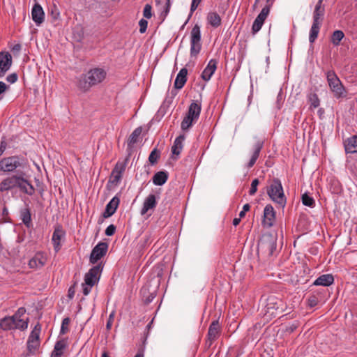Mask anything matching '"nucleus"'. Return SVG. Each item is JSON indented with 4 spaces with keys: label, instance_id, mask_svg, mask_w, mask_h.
Wrapping results in <instances>:
<instances>
[{
    "label": "nucleus",
    "instance_id": "f257e3e1",
    "mask_svg": "<svg viewBox=\"0 0 357 357\" xmlns=\"http://www.w3.org/2000/svg\"><path fill=\"white\" fill-rule=\"evenodd\" d=\"M107 77V71L102 68L91 69L80 77L77 86L84 91H89L92 86L102 83Z\"/></svg>",
    "mask_w": 357,
    "mask_h": 357
},
{
    "label": "nucleus",
    "instance_id": "f03ea898",
    "mask_svg": "<svg viewBox=\"0 0 357 357\" xmlns=\"http://www.w3.org/2000/svg\"><path fill=\"white\" fill-rule=\"evenodd\" d=\"M324 8L322 7V0H319L313 12V22L310 31L309 41L313 43L317 38L324 15Z\"/></svg>",
    "mask_w": 357,
    "mask_h": 357
},
{
    "label": "nucleus",
    "instance_id": "7ed1b4c3",
    "mask_svg": "<svg viewBox=\"0 0 357 357\" xmlns=\"http://www.w3.org/2000/svg\"><path fill=\"white\" fill-rule=\"evenodd\" d=\"M270 198L281 206L286 204V198L283 192V188L280 181L275 178L267 190Z\"/></svg>",
    "mask_w": 357,
    "mask_h": 357
},
{
    "label": "nucleus",
    "instance_id": "20e7f679",
    "mask_svg": "<svg viewBox=\"0 0 357 357\" xmlns=\"http://www.w3.org/2000/svg\"><path fill=\"white\" fill-rule=\"evenodd\" d=\"M23 166L24 159L17 155L3 158L0 160L1 172L6 173L13 172L17 169L23 167Z\"/></svg>",
    "mask_w": 357,
    "mask_h": 357
},
{
    "label": "nucleus",
    "instance_id": "39448f33",
    "mask_svg": "<svg viewBox=\"0 0 357 357\" xmlns=\"http://www.w3.org/2000/svg\"><path fill=\"white\" fill-rule=\"evenodd\" d=\"M285 303L282 300L275 296H270L266 299V314H269L271 317H276L284 311Z\"/></svg>",
    "mask_w": 357,
    "mask_h": 357
},
{
    "label": "nucleus",
    "instance_id": "423d86ee",
    "mask_svg": "<svg viewBox=\"0 0 357 357\" xmlns=\"http://www.w3.org/2000/svg\"><path fill=\"white\" fill-rule=\"evenodd\" d=\"M326 77L328 85L334 96L337 98L343 96L345 91L344 88L334 71H328Z\"/></svg>",
    "mask_w": 357,
    "mask_h": 357
},
{
    "label": "nucleus",
    "instance_id": "0eeeda50",
    "mask_svg": "<svg viewBox=\"0 0 357 357\" xmlns=\"http://www.w3.org/2000/svg\"><path fill=\"white\" fill-rule=\"evenodd\" d=\"M202 49L200 27L195 25L190 33V56L197 57Z\"/></svg>",
    "mask_w": 357,
    "mask_h": 357
},
{
    "label": "nucleus",
    "instance_id": "6e6552de",
    "mask_svg": "<svg viewBox=\"0 0 357 357\" xmlns=\"http://www.w3.org/2000/svg\"><path fill=\"white\" fill-rule=\"evenodd\" d=\"M40 331L41 325L38 322L31 331L26 343L27 349L31 354H34L40 347Z\"/></svg>",
    "mask_w": 357,
    "mask_h": 357
},
{
    "label": "nucleus",
    "instance_id": "1a4fd4ad",
    "mask_svg": "<svg viewBox=\"0 0 357 357\" xmlns=\"http://www.w3.org/2000/svg\"><path fill=\"white\" fill-rule=\"evenodd\" d=\"M128 158L124 161H118L112 171L109 182L113 185H117L121 180L123 173L125 172Z\"/></svg>",
    "mask_w": 357,
    "mask_h": 357
},
{
    "label": "nucleus",
    "instance_id": "9d476101",
    "mask_svg": "<svg viewBox=\"0 0 357 357\" xmlns=\"http://www.w3.org/2000/svg\"><path fill=\"white\" fill-rule=\"evenodd\" d=\"M258 250L267 252L268 255H272L276 250V240L271 235H267L261 238L258 242Z\"/></svg>",
    "mask_w": 357,
    "mask_h": 357
},
{
    "label": "nucleus",
    "instance_id": "9b49d317",
    "mask_svg": "<svg viewBox=\"0 0 357 357\" xmlns=\"http://www.w3.org/2000/svg\"><path fill=\"white\" fill-rule=\"evenodd\" d=\"M108 250V245L107 243L100 242L92 250L90 255V262L96 264L102 257H104Z\"/></svg>",
    "mask_w": 357,
    "mask_h": 357
},
{
    "label": "nucleus",
    "instance_id": "f8f14e48",
    "mask_svg": "<svg viewBox=\"0 0 357 357\" xmlns=\"http://www.w3.org/2000/svg\"><path fill=\"white\" fill-rule=\"evenodd\" d=\"M102 267L101 264H98L92 267L85 275L84 282L86 284L93 286L100 279Z\"/></svg>",
    "mask_w": 357,
    "mask_h": 357
},
{
    "label": "nucleus",
    "instance_id": "ddd939ff",
    "mask_svg": "<svg viewBox=\"0 0 357 357\" xmlns=\"http://www.w3.org/2000/svg\"><path fill=\"white\" fill-rule=\"evenodd\" d=\"M13 63L12 56L8 52H0V77L10 70Z\"/></svg>",
    "mask_w": 357,
    "mask_h": 357
},
{
    "label": "nucleus",
    "instance_id": "4468645a",
    "mask_svg": "<svg viewBox=\"0 0 357 357\" xmlns=\"http://www.w3.org/2000/svg\"><path fill=\"white\" fill-rule=\"evenodd\" d=\"M264 146V141L261 139H257L253 145L252 150V155L251 158L246 165V167L250 169L254 166L256 161L259 157V154L261 153V149Z\"/></svg>",
    "mask_w": 357,
    "mask_h": 357
},
{
    "label": "nucleus",
    "instance_id": "2eb2a0df",
    "mask_svg": "<svg viewBox=\"0 0 357 357\" xmlns=\"http://www.w3.org/2000/svg\"><path fill=\"white\" fill-rule=\"evenodd\" d=\"M65 231L61 225H57L54 228V231L52 237V242L53 243L54 249L56 252H59L61 249V241L65 236Z\"/></svg>",
    "mask_w": 357,
    "mask_h": 357
},
{
    "label": "nucleus",
    "instance_id": "dca6fc26",
    "mask_svg": "<svg viewBox=\"0 0 357 357\" xmlns=\"http://www.w3.org/2000/svg\"><path fill=\"white\" fill-rule=\"evenodd\" d=\"M20 191L28 195H33L35 193V188L33 185L29 182L28 180L18 175L17 186Z\"/></svg>",
    "mask_w": 357,
    "mask_h": 357
},
{
    "label": "nucleus",
    "instance_id": "f3484780",
    "mask_svg": "<svg viewBox=\"0 0 357 357\" xmlns=\"http://www.w3.org/2000/svg\"><path fill=\"white\" fill-rule=\"evenodd\" d=\"M275 219V212L271 204H268L264 209L263 225L264 227H271L273 225Z\"/></svg>",
    "mask_w": 357,
    "mask_h": 357
},
{
    "label": "nucleus",
    "instance_id": "a211bd4d",
    "mask_svg": "<svg viewBox=\"0 0 357 357\" xmlns=\"http://www.w3.org/2000/svg\"><path fill=\"white\" fill-rule=\"evenodd\" d=\"M31 17L37 26H40L44 22L45 13L42 6L38 3H36L32 7Z\"/></svg>",
    "mask_w": 357,
    "mask_h": 357
},
{
    "label": "nucleus",
    "instance_id": "6ab92c4d",
    "mask_svg": "<svg viewBox=\"0 0 357 357\" xmlns=\"http://www.w3.org/2000/svg\"><path fill=\"white\" fill-rule=\"evenodd\" d=\"M157 205L156 197L154 194L149 195L144 199L140 211L142 215H146L149 211L153 210Z\"/></svg>",
    "mask_w": 357,
    "mask_h": 357
},
{
    "label": "nucleus",
    "instance_id": "aec40b11",
    "mask_svg": "<svg viewBox=\"0 0 357 357\" xmlns=\"http://www.w3.org/2000/svg\"><path fill=\"white\" fill-rule=\"evenodd\" d=\"M18 175H12L3 178L0 183V192L9 191L17 186Z\"/></svg>",
    "mask_w": 357,
    "mask_h": 357
},
{
    "label": "nucleus",
    "instance_id": "412c9836",
    "mask_svg": "<svg viewBox=\"0 0 357 357\" xmlns=\"http://www.w3.org/2000/svg\"><path fill=\"white\" fill-rule=\"evenodd\" d=\"M218 61L216 59H211L206 68L204 69L202 73V78L208 82L211 79V77L217 69Z\"/></svg>",
    "mask_w": 357,
    "mask_h": 357
},
{
    "label": "nucleus",
    "instance_id": "4be33fe9",
    "mask_svg": "<svg viewBox=\"0 0 357 357\" xmlns=\"http://www.w3.org/2000/svg\"><path fill=\"white\" fill-rule=\"evenodd\" d=\"M119 202V198L117 196H114L106 205L105 211L103 212V217L107 218L112 216L116 212Z\"/></svg>",
    "mask_w": 357,
    "mask_h": 357
},
{
    "label": "nucleus",
    "instance_id": "5701e85b",
    "mask_svg": "<svg viewBox=\"0 0 357 357\" xmlns=\"http://www.w3.org/2000/svg\"><path fill=\"white\" fill-rule=\"evenodd\" d=\"M220 334V326L218 320L213 321L209 326L208 338L211 342L218 338Z\"/></svg>",
    "mask_w": 357,
    "mask_h": 357
},
{
    "label": "nucleus",
    "instance_id": "b1692460",
    "mask_svg": "<svg viewBox=\"0 0 357 357\" xmlns=\"http://www.w3.org/2000/svg\"><path fill=\"white\" fill-rule=\"evenodd\" d=\"M202 110V104L198 100L193 101L189 106L187 114L198 120Z\"/></svg>",
    "mask_w": 357,
    "mask_h": 357
},
{
    "label": "nucleus",
    "instance_id": "393cba45",
    "mask_svg": "<svg viewBox=\"0 0 357 357\" xmlns=\"http://www.w3.org/2000/svg\"><path fill=\"white\" fill-rule=\"evenodd\" d=\"M334 282V278L331 274H324L318 277L313 282L315 286L328 287Z\"/></svg>",
    "mask_w": 357,
    "mask_h": 357
},
{
    "label": "nucleus",
    "instance_id": "a878e982",
    "mask_svg": "<svg viewBox=\"0 0 357 357\" xmlns=\"http://www.w3.org/2000/svg\"><path fill=\"white\" fill-rule=\"evenodd\" d=\"M187 75L188 70L185 68L180 70L174 81V87L176 89H181L183 87L187 81Z\"/></svg>",
    "mask_w": 357,
    "mask_h": 357
},
{
    "label": "nucleus",
    "instance_id": "bb28decb",
    "mask_svg": "<svg viewBox=\"0 0 357 357\" xmlns=\"http://www.w3.org/2000/svg\"><path fill=\"white\" fill-rule=\"evenodd\" d=\"M67 344L65 340H61L56 342L54 350L51 354V357H61Z\"/></svg>",
    "mask_w": 357,
    "mask_h": 357
},
{
    "label": "nucleus",
    "instance_id": "cd10ccee",
    "mask_svg": "<svg viewBox=\"0 0 357 357\" xmlns=\"http://www.w3.org/2000/svg\"><path fill=\"white\" fill-rule=\"evenodd\" d=\"M184 140L185 136L183 135H181L175 139L174 144L172 146V152L173 155H178L181 153L183 147Z\"/></svg>",
    "mask_w": 357,
    "mask_h": 357
},
{
    "label": "nucleus",
    "instance_id": "c85d7f7f",
    "mask_svg": "<svg viewBox=\"0 0 357 357\" xmlns=\"http://www.w3.org/2000/svg\"><path fill=\"white\" fill-rule=\"evenodd\" d=\"M15 318L13 316L6 317L0 321V328L3 331L15 329Z\"/></svg>",
    "mask_w": 357,
    "mask_h": 357
},
{
    "label": "nucleus",
    "instance_id": "c756f323",
    "mask_svg": "<svg viewBox=\"0 0 357 357\" xmlns=\"http://www.w3.org/2000/svg\"><path fill=\"white\" fill-rule=\"evenodd\" d=\"M345 151L349 153H357V136L354 135L345 142Z\"/></svg>",
    "mask_w": 357,
    "mask_h": 357
},
{
    "label": "nucleus",
    "instance_id": "7c9ffc66",
    "mask_svg": "<svg viewBox=\"0 0 357 357\" xmlns=\"http://www.w3.org/2000/svg\"><path fill=\"white\" fill-rule=\"evenodd\" d=\"M168 179V174L167 172L160 171L154 174L153 176V183L155 185H164Z\"/></svg>",
    "mask_w": 357,
    "mask_h": 357
},
{
    "label": "nucleus",
    "instance_id": "2f4dec72",
    "mask_svg": "<svg viewBox=\"0 0 357 357\" xmlns=\"http://www.w3.org/2000/svg\"><path fill=\"white\" fill-rule=\"evenodd\" d=\"M20 218L22 222L27 228L31 226V215L30 209L26 207L20 211Z\"/></svg>",
    "mask_w": 357,
    "mask_h": 357
},
{
    "label": "nucleus",
    "instance_id": "473e14b6",
    "mask_svg": "<svg viewBox=\"0 0 357 357\" xmlns=\"http://www.w3.org/2000/svg\"><path fill=\"white\" fill-rule=\"evenodd\" d=\"M142 132V127H138L133 130V132L130 135L128 141V146L129 147H132L133 145L138 142L139 137L141 135Z\"/></svg>",
    "mask_w": 357,
    "mask_h": 357
},
{
    "label": "nucleus",
    "instance_id": "72a5a7b5",
    "mask_svg": "<svg viewBox=\"0 0 357 357\" xmlns=\"http://www.w3.org/2000/svg\"><path fill=\"white\" fill-rule=\"evenodd\" d=\"M208 23L213 27H218L221 24V18L217 13H210L207 17Z\"/></svg>",
    "mask_w": 357,
    "mask_h": 357
},
{
    "label": "nucleus",
    "instance_id": "f704fd0d",
    "mask_svg": "<svg viewBox=\"0 0 357 357\" xmlns=\"http://www.w3.org/2000/svg\"><path fill=\"white\" fill-rule=\"evenodd\" d=\"M45 264L43 260L38 257L35 256L29 261V267L32 269H37L43 267Z\"/></svg>",
    "mask_w": 357,
    "mask_h": 357
},
{
    "label": "nucleus",
    "instance_id": "c9c22d12",
    "mask_svg": "<svg viewBox=\"0 0 357 357\" xmlns=\"http://www.w3.org/2000/svg\"><path fill=\"white\" fill-rule=\"evenodd\" d=\"M197 121V120L194 119V118L190 117L189 115L186 114V116L181 121V128L183 130H187L192 126L193 123H196Z\"/></svg>",
    "mask_w": 357,
    "mask_h": 357
},
{
    "label": "nucleus",
    "instance_id": "e433bc0d",
    "mask_svg": "<svg viewBox=\"0 0 357 357\" xmlns=\"http://www.w3.org/2000/svg\"><path fill=\"white\" fill-rule=\"evenodd\" d=\"M344 37V34L342 31L340 30H336L335 31L331 36V43L335 46H338L340 43V41L342 40V38Z\"/></svg>",
    "mask_w": 357,
    "mask_h": 357
},
{
    "label": "nucleus",
    "instance_id": "4c0bfd02",
    "mask_svg": "<svg viewBox=\"0 0 357 357\" xmlns=\"http://www.w3.org/2000/svg\"><path fill=\"white\" fill-rule=\"evenodd\" d=\"M15 329H19L20 331H25L28 328L29 318L26 320L21 318L15 319Z\"/></svg>",
    "mask_w": 357,
    "mask_h": 357
},
{
    "label": "nucleus",
    "instance_id": "58836bf2",
    "mask_svg": "<svg viewBox=\"0 0 357 357\" xmlns=\"http://www.w3.org/2000/svg\"><path fill=\"white\" fill-rule=\"evenodd\" d=\"M308 101L310 102V108L311 109H316L319 106L320 101L316 93H311L308 96Z\"/></svg>",
    "mask_w": 357,
    "mask_h": 357
},
{
    "label": "nucleus",
    "instance_id": "ea45409f",
    "mask_svg": "<svg viewBox=\"0 0 357 357\" xmlns=\"http://www.w3.org/2000/svg\"><path fill=\"white\" fill-rule=\"evenodd\" d=\"M270 12V6H264L262 10H261L260 13L257 15L256 19H257L259 21H261L262 22H264L265 20L268 17Z\"/></svg>",
    "mask_w": 357,
    "mask_h": 357
},
{
    "label": "nucleus",
    "instance_id": "a19ab883",
    "mask_svg": "<svg viewBox=\"0 0 357 357\" xmlns=\"http://www.w3.org/2000/svg\"><path fill=\"white\" fill-rule=\"evenodd\" d=\"M302 202H303V205L310 206V207H313L315 204V202H314V199L312 197H310L309 195H307V194L303 195Z\"/></svg>",
    "mask_w": 357,
    "mask_h": 357
},
{
    "label": "nucleus",
    "instance_id": "79ce46f5",
    "mask_svg": "<svg viewBox=\"0 0 357 357\" xmlns=\"http://www.w3.org/2000/svg\"><path fill=\"white\" fill-rule=\"evenodd\" d=\"M70 319L69 317H66L63 319L60 330V333L63 335L66 334L68 331V325L70 324Z\"/></svg>",
    "mask_w": 357,
    "mask_h": 357
},
{
    "label": "nucleus",
    "instance_id": "37998d69",
    "mask_svg": "<svg viewBox=\"0 0 357 357\" xmlns=\"http://www.w3.org/2000/svg\"><path fill=\"white\" fill-rule=\"evenodd\" d=\"M159 157H160V153L158 152L156 149H154L151 152V153L149 156V161L150 162L151 164L154 165L157 162Z\"/></svg>",
    "mask_w": 357,
    "mask_h": 357
},
{
    "label": "nucleus",
    "instance_id": "c03bdc74",
    "mask_svg": "<svg viewBox=\"0 0 357 357\" xmlns=\"http://www.w3.org/2000/svg\"><path fill=\"white\" fill-rule=\"evenodd\" d=\"M264 22L259 21L257 19H255L252 26V31L255 34L257 33L262 27Z\"/></svg>",
    "mask_w": 357,
    "mask_h": 357
},
{
    "label": "nucleus",
    "instance_id": "a18cd8bd",
    "mask_svg": "<svg viewBox=\"0 0 357 357\" xmlns=\"http://www.w3.org/2000/svg\"><path fill=\"white\" fill-rule=\"evenodd\" d=\"M259 183V181L258 178H255L252 181L251 187L249 190L250 195H254L256 193V192L257 191V186H258Z\"/></svg>",
    "mask_w": 357,
    "mask_h": 357
},
{
    "label": "nucleus",
    "instance_id": "49530a36",
    "mask_svg": "<svg viewBox=\"0 0 357 357\" xmlns=\"http://www.w3.org/2000/svg\"><path fill=\"white\" fill-rule=\"evenodd\" d=\"M152 7L150 4H146L144 10H143V15L146 19H150L152 17V13H151Z\"/></svg>",
    "mask_w": 357,
    "mask_h": 357
},
{
    "label": "nucleus",
    "instance_id": "de8ad7c7",
    "mask_svg": "<svg viewBox=\"0 0 357 357\" xmlns=\"http://www.w3.org/2000/svg\"><path fill=\"white\" fill-rule=\"evenodd\" d=\"M148 22L145 19H141L139 22V32L141 33H144L146 31Z\"/></svg>",
    "mask_w": 357,
    "mask_h": 357
},
{
    "label": "nucleus",
    "instance_id": "09e8293b",
    "mask_svg": "<svg viewBox=\"0 0 357 357\" xmlns=\"http://www.w3.org/2000/svg\"><path fill=\"white\" fill-rule=\"evenodd\" d=\"M116 231V227L114 225H109L105 229V235L110 236H112Z\"/></svg>",
    "mask_w": 357,
    "mask_h": 357
},
{
    "label": "nucleus",
    "instance_id": "8fccbe9b",
    "mask_svg": "<svg viewBox=\"0 0 357 357\" xmlns=\"http://www.w3.org/2000/svg\"><path fill=\"white\" fill-rule=\"evenodd\" d=\"M202 0H192L190 6V15L196 10Z\"/></svg>",
    "mask_w": 357,
    "mask_h": 357
},
{
    "label": "nucleus",
    "instance_id": "3c124183",
    "mask_svg": "<svg viewBox=\"0 0 357 357\" xmlns=\"http://www.w3.org/2000/svg\"><path fill=\"white\" fill-rule=\"evenodd\" d=\"M26 312L24 307H20L17 312L13 315L15 319L21 318Z\"/></svg>",
    "mask_w": 357,
    "mask_h": 357
},
{
    "label": "nucleus",
    "instance_id": "603ef678",
    "mask_svg": "<svg viewBox=\"0 0 357 357\" xmlns=\"http://www.w3.org/2000/svg\"><path fill=\"white\" fill-rule=\"evenodd\" d=\"M93 286L89 284H86V282L82 284L83 294L85 296H87L91 291V288Z\"/></svg>",
    "mask_w": 357,
    "mask_h": 357
},
{
    "label": "nucleus",
    "instance_id": "864d4df0",
    "mask_svg": "<svg viewBox=\"0 0 357 357\" xmlns=\"http://www.w3.org/2000/svg\"><path fill=\"white\" fill-rule=\"evenodd\" d=\"M318 300L316 296H312L308 298V304L311 307L316 306Z\"/></svg>",
    "mask_w": 357,
    "mask_h": 357
},
{
    "label": "nucleus",
    "instance_id": "5fc2aeb1",
    "mask_svg": "<svg viewBox=\"0 0 357 357\" xmlns=\"http://www.w3.org/2000/svg\"><path fill=\"white\" fill-rule=\"evenodd\" d=\"M114 312H112L109 314V319H108L107 322L106 328H107V330H109L111 328L112 323H113V321H114Z\"/></svg>",
    "mask_w": 357,
    "mask_h": 357
},
{
    "label": "nucleus",
    "instance_id": "6e6d98bb",
    "mask_svg": "<svg viewBox=\"0 0 357 357\" xmlns=\"http://www.w3.org/2000/svg\"><path fill=\"white\" fill-rule=\"evenodd\" d=\"M6 80L9 83L13 84L17 80V76L15 73H12L10 75H9L8 76H7Z\"/></svg>",
    "mask_w": 357,
    "mask_h": 357
},
{
    "label": "nucleus",
    "instance_id": "4d7b16f0",
    "mask_svg": "<svg viewBox=\"0 0 357 357\" xmlns=\"http://www.w3.org/2000/svg\"><path fill=\"white\" fill-rule=\"evenodd\" d=\"M250 209V205L248 204H245L243 206V210L239 213L240 218H243L245 215V213L248 211Z\"/></svg>",
    "mask_w": 357,
    "mask_h": 357
},
{
    "label": "nucleus",
    "instance_id": "13d9d810",
    "mask_svg": "<svg viewBox=\"0 0 357 357\" xmlns=\"http://www.w3.org/2000/svg\"><path fill=\"white\" fill-rule=\"evenodd\" d=\"M8 86L6 84L3 82L0 81V96L5 93L6 90L8 89Z\"/></svg>",
    "mask_w": 357,
    "mask_h": 357
},
{
    "label": "nucleus",
    "instance_id": "bf43d9fd",
    "mask_svg": "<svg viewBox=\"0 0 357 357\" xmlns=\"http://www.w3.org/2000/svg\"><path fill=\"white\" fill-rule=\"evenodd\" d=\"M75 294V287H70L68 289V298L72 299L74 297Z\"/></svg>",
    "mask_w": 357,
    "mask_h": 357
},
{
    "label": "nucleus",
    "instance_id": "052dcab7",
    "mask_svg": "<svg viewBox=\"0 0 357 357\" xmlns=\"http://www.w3.org/2000/svg\"><path fill=\"white\" fill-rule=\"evenodd\" d=\"M6 149V143L5 141H1L0 144V156L4 153Z\"/></svg>",
    "mask_w": 357,
    "mask_h": 357
},
{
    "label": "nucleus",
    "instance_id": "680f3d73",
    "mask_svg": "<svg viewBox=\"0 0 357 357\" xmlns=\"http://www.w3.org/2000/svg\"><path fill=\"white\" fill-rule=\"evenodd\" d=\"M22 46L20 44H16L12 47V50L15 52H19L21 50Z\"/></svg>",
    "mask_w": 357,
    "mask_h": 357
},
{
    "label": "nucleus",
    "instance_id": "e2e57ef3",
    "mask_svg": "<svg viewBox=\"0 0 357 357\" xmlns=\"http://www.w3.org/2000/svg\"><path fill=\"white\" fill-rule=\"evenodd\" d=\"M241 218H240V217H239V218H235L233 220V225H234V226H237V225L240 223V222H241Z\"/></svg>",
    "mask_w": 357,
    "mask_h": 357
},
{
    "label": "nucleus",
    "instance_id": "0e129e2a",
    "mask_svg": "<svg viewBox=\"0 0 357 357\" xmlns=\"http://www.w3.org/2000/svg\"><path fill=\"white\" fill-rule=\"evenodd\" d=\"M101 357H109V355H108V354H107L106 351H104V352L102 354Z\"/></svg>",
    "mask_w": 357,
    "mask_h": 357
},
{
    "label": "nucleus",
    "instance_id": "69168bd1",
    "mask_svg": "<svg viewBox=\"0 0 357 357\" xmlns=\"http://www.w3.org/2000/svg\"><path fill=\"white\" fill-rule=\"evenodd\" d=\"M169 1H170V0H167V12H168V11H169V10H168V9H169Z\"/></svg>",
    "mask_w": 357,
    "mask_h": 357
},
{
    "label": "nucleus",
    "instance_id": "338daca9",
    "mask_svg": "<svg viewBox=\"0 0 357 357\" xmlns=\"http://www.w3.org/2000/svg\"><path fill=\"white\" fill-rule=\"evenodd\" d=\"M135 357H143L142 354H137Z\"/></svg>",
    "mask_w": 357,
    "mask_h": 357
},
{
    "label": "nucleus",
    "instance_id": "774afa93",
    "mask_svg": "<svg viewBox=\"0 0 357 357\" xmlns=\"http://www.w3.org/2000/svg\"><path fill=\"white\" fill-rule=\"evenodd\" d=\"M277 102H278V109H280V103H279V100H278V101H277Z\"/></svg>",
    "mask_w": 357,
    "mask_h": 357
}]
</instances>
